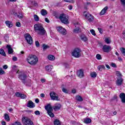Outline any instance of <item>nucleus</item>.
<instances>
[{
	"label": "nucleus",
	"instance_id": "obj_50",
	"mask_svg": "<svg viewBox=\"0 0 125 125\" xmlns=\"http://www.w3.org/2000/svg\"><path fill=\"white\" fill-rule=\"evenodd\" d=\"M13 125H22V124L19 122H16Z\"/></svg>",
	"mask_w": 125,
	"mask_h": 125
},
{
	"label": "nucleus",
	"instance_id": "obj_48",
	"mask_svg": "<svg viewBox=\"0 0 125 125\" xmlns=\"http://www.w3.org/2000/svg\"><path fill=\"white\" fill-rule=\"evenodd\" d=\"M90 32L92 34V35H93V36H96V34H95V31H94V30H91Z\"/></svg>",
	"mask_w": 125,
	"mask_h": 125
},
{
	"label": "nucleus",
	"instance_id": "obj_37",
	"mask_svg": "<svg viewBox=\"0 0 125 125\" xmlns=\"http://www.w3.org/2000/svg\"><path fill=\"white\" fill-rule=\"evenodd\" d=\"M34 20L35 21H39V20H40V18L37 15H34Z\"/></svg>",
	"mask_w": 125,
	"mask_h": 125
},
{
	"label": "nucleus",
	"instance_id": "obj_19",
	"mask_svg": "<svg viewBox=\"0 0 125 125\" xmlns=\"http://www.w3.org/2000/svg\"><path fill=\"white\" fill-rule=\"evenodd\" d=\"M108 9V7L106 6L105 7L103 10L101 11V12L100 13V15H104L105 13H106V11Z\"/></svg>",
	"mask_w": 125,
	"mask_h": 125
},
{
	"label": "nucleus",
	"instance_id": "obj_39",
	"mask_svg": "<svg viewBox=\"0 0 125 125\" xmlns=\"http://www.w3.org/2000/svg\"><path fill=\"white\" fill-rule=\"evenodd\" d=\"M62 92H64V93H68V92H69V91H68L67 90V89L63 87L62 88Z\"/></svg>",
	"mask_w": 125,
	"mask_h": 125
},
{
	"label": "nucleus",
	"instance_id": "obj_31",
	"mask_svg": "<svg viewBox=\"0 0 125 125\" xmlns=\"http://www.w3.org/2000/svg\"><path fill=\"white\" fill-rule=\"evenodd\" d=\"M56 95H57L56 93L54 92H51L50 93V96L51 99L53 97H54Z\"/></svg>",
	"mask_w": 125,
	"mask_h": 125
},
{
	"label": "nucleus",
	"instance_id": "obj_22",
	"mask_svg": "<svg viewBox=\"0 0 125 125\" xmlns=\"http://www.w3.org/2000/svg\"><path fill=\"white\" fill-rule=\"evenodd\" d=\"M5 24L7 27H9V28H11V27H13V24H12V22L7 21H5Z\"/></svg>",
	"mask_w": 125,
	"mask_h": 125
},
{
	"label": "nucleus",
	"instance_id": "obj_60",
	"mask_svg": "<svg viewBox=\"0 0 125 125\" xmlns=\"http://www.w3.org/2000/svg\"><path fill=\"white\" fill-rule=\"evenodd\" d=\"M45 22H47V23H49V20L47 18H45Z\"/></svg>",
	"mask_w": 125,
	"mask_h": 125
},
{
	"label": "nucleus",
	"instance_id": "obj_61",
	"mask_svg": "<svg viewBox=\"0 0 125 125\" xmlns=\"http://www.w3.org/2000/svg\"><path fill=\"white\" fill-rule=\"evenodd\" d=\"M1 124L2 125H6V122H5V121H2Z\"/></svg>",
	"mask_w": 125,
	"mask_h": 125
},
{
	"label": "nucleus",
	"instance_id": "obj_9",
	"mask_svg": "<svg viewBox=\"0 0 125 125\" xmlns=\"http://www.w3.org/2000/svg\"><path fill=\"white\" fill-rule=\"evenodd\" d=\"M24 38L27 42L29 44H33V39L31 35L29 34H26L24 35Z\"/></svg>",
	"mask_w": 125,
	"mask_h": 125
},
{
	"label": "nucleus",
	"instance_id": "obj_21",
	"mask_svg": "<svg viewBox=\"0 0 125 125\" xmlns=\"http://www.w3.org/2000/svg\"><path fill=\"white\" fill-rule=\"evenodd\" d=\"M83 121L85 124H90L91 123V119L90 118H84L83 119Z\"/></svg>",
	"mask_w": 125,
	"mask_h": 125
},
{
	"label": "nucleus",
	"instance_id": "obj_27",
	"mask_svg": "<svg viewBox=\"0 0 125 125\" xmlns=\"http://www.w3.org/2000/svg\"><path fill=\"white\" fill-rule=\"evenodd\" d=\"M98 69L99 71H102V70H105L106 68L105 67V66L104 65H99L98 66Z\"/></svg>",
	"mask_w": 125,
	"mask_h": 125
},
{
	"label": "nucleus",
	"instance_id": "obj_26",
	"mask_svg": "<svg viewBox=\"0 0 125 125\" xmlns=\"http://www.w3.org/2000/svg\"><path fill=\"white\" fill-rule=\"evenodd\" d=\"M4 119L6 122H9L10 121V118H9V115L5 113L4 114Z\"/></svg>",
	"mask_w": 125,
	"mask_h": 125
},
{
	"label": "nucleus",
	"instance_id": "obj_59",
	"mask_svg": "<svg viewBox=\"0 0 125 125\" xmlns=\"http://www.w3.org/2000/svg\"><path fill=\"white\" fill-rule=\"evenodd\" d=\"M123 37L125 40V30L123 31Z\"/></svg>",
	"mask_w": 125,
	"mask_h": 125
},
{
	"label": "nucleus",
	"instance_id": "obj_45",
	"mask_svg": "<svg viewBox=\"0 0 125 125\" xmlns=\"http://www.w3.org/2000/svg\"><path fill=\"white\" fill-rule=\"evenodd\" d=\"M5 74V72L4 70H2V68H0V75H4Z\"/></svg>",
	"mask_w": 125,
	"mask_h": 125
},
{
	"label": "nucleus",
	"instance_id": "obj_55",
	"mask_svg": "<svg viewBox=\"0 0 125 125\" xmlns=\"http://www.w3.org/2000/svg\"><path fill=\"white\" fill-rule=\"evenodd\" d=\"M3 68L4 70H6V69H7V68H8V66H7V65L5 64V65H4L3 66Z\"/></svg>",
	"mask_w": 125,
	"mask_h": 125
},
{
	"label": "nucleus",
	"instance_id": "obj_41",
	"mask_svg": "<svg viewBox=\"0 0 125 125\" xmlns=\"http://www.w3.org/2000/svg\"><path fill=\"white\" fill-rule=\"evenodd\" d=\"M116 76H117V77H119V78H121V77H122V73H121L120 71H116Z\"/></svg>",
	"mask_w": 125,
	"mask_h": 125
},
{
	"label": "nucleus",
	"instance_id": "obj_13",
	"mask_svg": "<svg viewBox=\"0 0 125 125\" xmlns=\"http://www.w3.org/2000/svg\"><path fill=\"white\" fill-rule=\"evenodd\" d=\"M61 108V104H56L53 107V109L54 111H57V110H60Z\"/></svg>",
	"mask_w": 125,
	"mask_h": 125
},
{
	"label": "nucleus",
	"instance_id": "obj_38",
	"mask_svg": "<svg viewBox=\"0 0 125 125\" xmlns=\"http://www.w3.org/2000/svg\"><path fill=\"white\" fill-rule=\"evenodd\" d=\"M104 41L105 42H106V43H107V44H109V43H111V40L108 38H105Z\"/></svg>",
	"mask_w": 125,
	"mask_h": 125
},
{
	"label": "nucleus",
	"instance_id": "obj_57",
	"mask_svg": "<svg viewBox=\"0 0 125 125\" xmlns=\"http://www.w3.org/2000/svg\"><path fill=\"white\" fill-rule=\"evenodd\" d=\"M18 60V59H17V57H13V61H17Z\"/></svg>",
	"mask_w": 125,
	"mask_h": 125
},
{
	"label": "nucleus",
	"instance_id": "obj_15",
	"mask_svg": "<svg viewBox=\"0 0 125 125\" xmlns=\"http://www.w3.org/2000/svg\"><path fill=\"white\" fill-rule=\"evenodd\" d=\"M77 76L79 78H83V71L82 69H80L77 72Z\"/></svg>",
	"mask_w": 125,
	"mask_h": 125
},
{
	"label": "nucleus",
	"instance_id": "obj_32",
	"mask_svg": "<svg viewBox=\"0 0 125 125\" xmlns=\"http://www.w3.org/2000/svg\"><path fill=\"white\" fill-rule=\"evenodd\" d=\"M42 47L43 51H45L46 49H47V48H49V46L45 45V44H43Z\"/></svg>",
	"mask_w": 125,
	"mask_h": 125
},
{
	"label": "nucleus",
	"instance_id": "obj_4",
	"mask_svg": "<svg viewBox=\"0 0 125 125\" xmlns=\"http://www.w3.org/2000/svg\"><path fill=\"white\" fill-rule=\"evenodd\" d=\"M21 122L23 125H34L33 121L28 117H23L21 119Z\"/></svg>",
	"mask_w": 125,
	"mask_h": 125
},
{
	"label": "nucleus",
	"instance_id": "obj_3",
	"mask_svg": "<svg viewBox=\"0 0 125 125\" xmlns=\"http://www.w3.org/2000/svg\"><path fill=\"white\" fill-rule=\"evenodd\" d=\"M45 109L47 111V113L48 115H49V117L51 118H54V114L52 113V112H53V107H52L51 104H49L45 106Z\"/></svg>",
	"mask_w": 125,
	"mask_h": 125
},
{
	"label": "nucleus",
	"instance_id": "obj_16",
	"mask_svg": "<svg viewBox=\"0 0 125 125\" xmlns=\"http://www.w3.org/2000/svg\"><path fill=\"white\" fill-rule=\"evenodd\" d=\"M53 69V66L51 65H48L45 66V70L47 72H51Z\"/></svg>",
	"mask_w": 125,
	"mask_h": 125
},
{
	"label": "nucleus",
	"instance_id": "obj_5",
	"mask_svg": "<svg viewBox=\"0 0 125 125\" xmlns=\"http://www.w3.org/2000/svg\"><path fill=\"white\" fill-rule=\"evenodd\" d=\"M81 49L76 48L74 49L71 54L75 58H79V57H81Z\"/></svg>",
	"mask_w": 125,
	"mask_h": 125
},
{
	"label": "nucleus",
	"instance_id": "obj_42",
	"mask_svg": "<svg viewBox=\"0 0 125 125\" xmlns=\"http://www.w3.org/2000/svg\"><path fill=\"white\" fill-rule=\"evenodd\" d=\"M65 2H70L71 3H74L75 2L74 0H64Z\"/></svg>",
	"mask_w": 125,
	"mask_h": 125
},
{
	"label": "nucleus",
	"instance_id": "obj_29",
	"mask_svg": "<svg viewBox=\"0 0 125 125\" xmlns=\"http://www.w3.org/2000/svg\"><path fill=\"white\" fill-rule=\"evenodd\" d=\"M54 125H61V123H60V121L58 119H55L54 121Z\"/></svg>",
	"mask_w": 125,
	"mask_h": 125
},
{
	"label": "nucleus",
	"instance_id": "obj_54",
	"mask_svg": "<svg viewBox=\"0 0 125 125\" xmlns=\"http://www.w3.org/2000/svg\"><path fill=\"white\" fill-rule=\"evenodd\" d=\"M111 66H112L113 68H117V65L114 63H112Z\"/></svg>",
	"mask_w": 125,
	"mask_h": 125
},
{
	"label": "nucleus",
	"instance_id": "obj_2",
	"mask_svg": "<svg viewBox=\"0 0 125 125\" xmlns=\"http://www.w3.org/2000/svg\"><path fill=\"white\" fill-rule=\"evenodd\" d=\"M34 29L36 32H37L38 35L43 36L46 33V31L41 24H36L34 26Z\"/></svg>",
	"mask_w": 125,
	"mask_h": 125
},
{
	"label": "nucleus",
	"instance_id": "obj_8",
	"mask_svg": "<svg viewBox=\"0 0 125 125\" xmlns=\"http://www.w3.org/2000/svg\"><path fill=\"white\" fill-rule=\"evenodd\" d=\"M26 78L27 76L24 73V72H21L19 73V79L22 81V82L23 83H24V84H26V82H25V80H26Z\"/></svg>",
	"mask_w": 125,
	"mask_h": 125
},
{
	"label": "nucleus",
	"instance_id": "obj_23",
	"mask_svg": "<svg viewBox=\"0 0 125 125\" xmlns=\"http://www.w3.org/2000/svg\"><path fill=\"white\" fill-rule=\"evenodd\" d=\"M41 13L42 16H45V15H47V11L43 9L41 10Z\"/></svg>",
	"mask_w": 125,
	"mask_h": 125
},
{
	"label": "nucleus",
	"instance_id": "obj_33",
	"mask_svg": "<svg viewBox=\"0 0 125 125\" xmlns=\"http://www.w3.org/2000/svg\"><path fill=\"white\" fill-rule=\"evenodd\" d=\"M121 5L123 6V8L125 10V0H120Z\"/></svg>",
	"mask_w": 125,
	"mask_h": 125
},
{
	"label": "nucleus",
	"instance_id": "obj_44",
	"mask_svg": "<svg viewBox=\"0 0 125 125\" xmlns=\"http://www.w3.org/2000/svg\"><path fill=\"white\" fill-rule=\"evenodd\" d=\"M114 100H118V96L117 95H114L113 97L111 99V101H114Z\"/></svg>",
	"mask_w": 125,
	"mask_h": 125
},
{
	"label": "nucleus",
	"instance_id": "obj_20",
	"mask_svg": "<svg viewBox=\"0 0 125 125\" xmlns=\"http://www.w3.org/2000/svg\"><path fill=\"white\" fill-rule=\"evenodd\" d=\"M15 16H17L18 18H19V19H22V18H23V17H24L23 16V15L21 13H15Z\"/></svg>",
	"mask_w": 125,
	"mask_h": 125
},
{
	"label": "nucleus",
	"instance_id": "obj_64",
	"mask_svg": "<svg viewBox=\"0 0 125 125\" xmlns=\"http://www.w3.org/2000/svg\"><path fill=\"white\" fill-rule=\"evenodd\" d=\"M106 95L107 96H109L110 95V92H109V91H107V92H106Z\"/></svg>",
	"mask_w": 125,
	"mask_h": 125
},
{
	"label": "nucleus",
	"instance_id": "obj_46",
	"mask_svg": "<svg viewBox=\"0 0 125 125\" xmlns=\"http://www.w3.org/2000/svg\"><path fill=\"white\" fill-rule=\"evenodd\" d=\"M20 97L21 98V99H25V98H26V97H27V96H26L25 95H24L23 94H21V96Z\"/></svg>",
	"mask_w": 125,
	"mask_h": 125
},
{
	"label": "nucleus",
	"instance_id": "obj_14",
	"mask_svg": "<svg viewBox=\"0 0 125 125\" xmlns=\"http://www.w3.org/2000/svg\"><path fill=\"white\" fill-rule=\"evenodd\" d=\"M6 48L8 49V53L9 54H12L13 53V49L11 48L10 45H7Z\"/></svg>",
	"mask_w": 125,
	"mask_h": 125
},
{
	"label": "nucleus",
	"instance_id": "obj_18",
	"mask_svg": "<svg viewBox=\"0 0 125 125\" xmlns=\"http://www.w3.org/2000/svg\"><path fill=\"white\" fill-rule=\"evenodd\" d=\"M28 108H34L35 105H34V103L31 101H29L27 105Z\"/></svg>",
	"mask_w": 125,
	"mask_h": 125
},
{
	"label": "nucleus",
	"instance_id": "obj_63",
	"mask_svg": "<svg viewBox=\"0 0 125 125\" xmlns=\"http://www.w3.org/2000/svg\"><path fill=\"white\" fill-rule=\"evenodd\" d=\"M35 102L36 103H39V102H40V100H39V99H36L35 100Z\"/></svg>",
	"mask_w": 125,
	"mask_h": 125
},
{
	"label": "nucleus",
	"instance_id": "obj_30",
	"mask_svg": "<svg viewBox=\"0 0 125 125\" xmlns=\"http://www.w3.org/2000/svg\"><path fill=\"white\" fill-rule=\"evenodd\" d=\"M81 30L79 27L74 29L73 30L74 33H75L76 34H78V33H81Z\"/></svg>",
	"mask_w": 125,
	"mask_h": 125
},
{
	"label": "nucleus",
	"instance_id": "obj_49",
	"mask_svg": "<svg viewBox=\"0 0 125 125\" xmlns=\"http://www.w3.org/2000/svg\"><path fill=\"white\" fill-rule=\"evenodd\" d=\"M21 95V93H20L19 92H17L16 93V96H17V97H20Z\"/></svg>",
	"mask_w": 125,
	"mask_h": 125
},
{
	"label": "nucleus",
	"instance_id": "obj_10",
	"mask_svg": "<svg viewBox=\"0 0 125 125\" xmlns=\"http://www.w3.org/2000/svg\"><path fill=\"white\" fill-rule=\"evenodd\" d=\"M112 47L110 45H104L103 46L102 50L104 52H105L106 53H109L111 50H112Z\"/></svg>",
	"mask_w": 125,
	"mask_h": 125
},
{
	"label": "nucleus",
	"instance_id": "obj_62",
	"mask_svg": "<svg viewBox=\"0 0 125 125\" xmlns=\"http://www.w3.org/2000/svg\"><path fill=\"white\" fill-rule=\"evenodd\" d=\"M72 93H76V92H77V90H76V89H74L72 90Z\"/></svg>",
	"mask_w": 125,
	"mask_h": 125
},
{
	"label": "nucleus",
	"instance_id": "obj_47",
	"mask_svg": "<svg viewBox=\"0 0 125 125\" xmlns=\"http://www.w3.org/2000/svg\"><path fill=\"white\" fill-rule=\"evenodd\" d=\"M35 45L37 47H40V42L39 41H36Z\"/></svg>",
	"mask_w": 125,
	"mask_h": 125
},
{
	"label": "nucleus",
	"instance_id": "obj_36",
	"mask_svg": "<svg viewBox=\"0 0 125 125\" xmlns=\"http://www.w3.org/2000/svg\"><path fill=\"white\" fill-rule=\"evenodd\" d=\"M120 50H121V51L122 54H123L124 56H125V48H124V47H121V48H120Z\"/></svg>",
	"mask_w": 125,
	"mask_h": 125
},
{
	"label": "nucleus",
	"instance_id": "obj_28",
	"mask_svg": "<svg viewBox=\"0 0 125 125\" xmlns=\"http://www.w3.org/2000/svg\"><path fill=\"white\" fill-rule=\"evenodd\" d=\"M51 99V100H56V101H60V98L57 95L55 97H53Z\"/></svg>",
	"mask_w": 125,
	"mask_h": 125
},
{
	"label": "nucleus",
	"instance_id": "obj_52",
	"mask_svg": "<svg viewBox=\"0 0 125 125\" xmlns=\"http://www.w3.org/2000/svg\"><path fill=\"white\" fill-rule=\"evenodd\" d=\"M98 29L99 33H100V34L102 35V34H103V30H102V29L101 28H98Z\"/></svg>",
	"mask_w": 125,
	"mask_h": 125
},
{
	"label": "nucleus",
	"instance_id": "obj_24",
	"mask_svg": "<svg viewBox=\"0 0 125 125\" xmlns=\"http://www.w3.org/2000/svg\"><path fill=\"white\" fill-rule=\"evenodd\" d=\"M48 59L50 61H54L55 60V57L52 55H49L48 56Z\"/></svg>",
	"mask_w": 125,
	"mask_h": 125
},
{
	"label": "nucleus",
	"instance_id": "obj_43",
	"mask_svg": "<svg viewBox=\"0 0 125 125\" xmlns=\"http://www.w3.org/2000/svg\"><path fill=\"white\" fill-rule=\"evenodd\" d=\"M96 58L98 59V60H101L102 59V58L101 57V55L100 54H98L96 55Z\"/></svg>",
	"mask_w": 125,
	"mask_h": 125
},
{
	"label": "nucleus",
	"instance_id": "obj_51",
	"mask_svg": "<svg viewBox=\"0 0 125 125\" xmlns=\"http://www.w3.org/2000/svg\"><path fill=\"white\" fill-rule=\"evenodd\" d=\"M35 115H37L38 116H40V115H41V113L40 112V111L39 110H37L35 112Z\"/></svg>",
	"mask_w": 125,
	"mask_h": 125
},
{
	"label": "nucleus",
	"instance_id": "obj_6",
	"mask_svg": "<svg viewBox=\"0 0 125 125\" xmlns=\"http://www.w3.org/2000/svg\"><path fill=\"white\" fill-rule=\"evenodd\" d=\"M83 15L85 16V18L87 19L88 22H93V20H94V17L86 11L83 12Z\"/></svg>",
	"mask_w": 125,
	"mask_h": 125
},
{
	"label": "nucleus",
	"instance_id": "obj_34",
	"mask_svg": "<svg viewBox=\"0 0 125 125\" xmlns=\"http://www.w3.org/2000/svg\"><path fill=\"white\" fill-rule=\"evenodd\" d=\"M0 54H1V55H2L3 56H6L5 53H4V51L2 49H0Z\"/></svg>",
	"mask_w": 125,
	"mask_h": 125
},
{
	"label": "nucleus",
	"instance_id": "obj_35",
	"mask_svg": "<svg viewBox=\"0 0 125 125\" xmlns=\"http://www.w3.org/2000/svg\"><path fill=\"white\" fill-rule=\"evenodd\" d=\"M90 76L92 78H96L97 74H96V72H92L90 74Z\"/></svg>",
	"mask_w": 125,
	"mask_h": 125
},
{
	"label": "nucleus",
	"instance_id": "obj_56",
	"mask_svg": "<svg viewBox=\"0 0 125 125\" xmlns=\"http://www.w3.org/2000/svg\"><path fill=\"white\" fill-rule=\"evenodd\" d=\"M68 9H69L70 10H72V9H73V6L71 5H69L68 6Z\"/></svg>",
	"mask_w": 125,
	"mask_h": 125
},
{
	"label": "nucleus",
	"instance_id": "obj_40",
	"mask_svg": "<svg viewBox=\"0 0 125 125\" xmlns=\"http://www.w3.org/2000/svg\"><path fill=\"white\" fill-rule=\"evenodd\" d=\"M81 40L82 41H83V42H86V41H87V38L86 36H82Z\"/></svg>",
	"mask_w": 125,
	"mask_h": 125
},
{
	"label": "nucleus",
	"instance_id": "obj_58",
	"mask_svg": "<svg viewBox=\"0 0 125 125\" xmlns=\"http://www.w3.org/2000/svg\"><path fill=\"white\" fill-rule=\"evenodd\" d=\"M40 96H41V97H42V98H43L45 97V95L44 94H43V93H42V94H40Z\"/></svg>",
	"mask_w": 125,
	"mask_h": 125
},
{
	"label": "nucleus",
	"instance_id": "obj_17",
	"mask_svg": "<svg viewBox=\"0 0 125 125\" xmlns=\"http://www.w3.org/2000/svg\"><path fill=\"white\" fill-rule=\"evenodd\" d=\"M120 98L121 99L123 103H125V94L124 93H122L119 95Z\"/></svg>",
	"mask_w": 125,
	"mask_h": 125
},
{
	"label": "nucleus",
	"instance_id": "obj_1",
	"mask_svg": "<svg viewBox=\"0 0 125 125\" xmlns=\"http://www.w3.org/2000/svg\"><path fill=\"white\" fill-rule=\"evenodd\" d=\"M26 61L28 64H30V65H31L32 66H35L38 63V62H39V59L35 55H29L26 58Z\"/></svg>",
	"mask_w": 125,
	"mask_h": 125
},
{
	"label": "nucleus",
	"instance_id": "obj_53",
	"mask_svg": "<svg viewBox=\"0 0 125 125\" xmlns=\"http://www.w3.org/2000/svg\"><path fill=\"white\" fill-rule=\"evenodd\" d=\"M16 26L17 27H21V23L20 22H18L16 23Z\"/></svg>",
	"mask_w": 125,
	"mask_h": 125
},
{
	"label": "nucleus",
	"instance_id": "obj_12",
	"mask_svg": "<svg viewBox=\"0 0 125 125\" xmlns=\"http://www.w3.org/2000/svg\"><path fill=\"white\" fill-rule=\"evenodd\" d=\"M123 83H124V80L123 78H121L120 79H118L116 81V85L118 86H121V85L123 84Z\"/></svg>",
	"mask_w": 125,
	"mask_h": 125
},
{
	"label": "nucleus",
	"instance_id": "obj_11",
	"mask_svg": "<svg viewBox=\"0 0 125 125\" xmlns=\"http://www.w3.org/2000/svg\"><path fill=\"white\" fill-rule=\"evenodd\" d=\"M57 31L59 32V33H60V34H62V35H66L67 34V31H66V29H65L64 28L62 27V26H60L57 27Z\"/></svg>",
	"mask_w": 125,
	"mask_h": 125
},
{
	"label": "nucleus",
	"instance_id": "obj_7",
	"mask_svg": "<svg viewBox=\"0 0 125 125\" xmlns=\"http://www.w3.org/2000/svg\"><path fill=\"white\" fill-rule=\"evenodd\" d=\"M60 19L62 23L64 24H68L69 21H68V17L64 14H62L60 16Z\"/></svg>",
	"mask_w": 125,
	"mask_h": 125
},
{
	"label": "nucleus",
	"instance_id": "obj_25",
	"mask_svg": "<svg viewBox=\"0 0 125 125\" xmlns=\"http://www.w3.org/2000/svg\"><path fill=\"white\" fill-rule=\"evenodd\" d=\"M76 100H77V101H79V102H82V101H83V99L82 96L80 95L77 96L76 97Z\"/></svg>",
	"mask_w": 125,
	"mask_h": 125
}]
</instances>
